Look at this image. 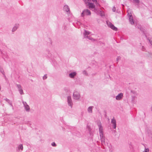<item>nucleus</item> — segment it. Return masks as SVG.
<instances>
[{
    "instance_id": "obj_26",
    "label": "nucleus",
    "mask_w": 152,
    "mask_h": 152,
    "mask_svg": "<svg viewBox=\"0 0 152 152\" xmlns=\"http://www.w3.org/2000/svg\"><path fill=\"white\" fill-rule=\"evenodd\" d=\"M112 11H113V12H115V7H113V8H112Z\"/></svg>"
},
{
    "instance_id": "obj_8",
    "label": "nucleus",
    "mask_w": 152,
    "mask_h": 152,
    "mask_svg": "<svg viewBox=\"0 0 152 152\" xmlns=\"http://www.w3.org/2000/svg\"><path fill=\"white\" fill-rule=\"evenodd\" d=\"M23 104L24 106L25 110L28 112H29L30 111V108L29 106L27 104L26 102H23Z\"/></svg>"
},
{
    "instance_id": "obj_27",
    "label": "nucleus",
    "mask_w": 152,
    "mask_h": 152,
    "mask_svg": "<svg viewBox=\"0 0 152 152\" xmlns=\"http://www.w3.org/2000/svg\"><path fill=\"white\" fill-rule=\"evenodd\" d=\"M83 74H84L85 75H86L87 74V73L86 72V71H83Z\"/></svg>"
},
{
    "instance_id": "obj_21",
    "label": "nucleus",
    "mask_w": 152,
    "mask_h": 152,
    "mask_svg": "<svg viewBox=\"0 0 152 152\" xmlns=\"http://www.w3.org/2000/svg\"><path fill=\"white\" fill-rule=\"evenodd\" d=\"M86 38L90 40H91L92 41H94L95 40L93 38H92L90 36H89L88 37H87Z\"/></svg>"
},
{
    "instance_id": "obj_10",
    "label": "nucleus",
    "mask_w": 152,
    "mask_h": 152,
    "mask_svg": "<svg viewBox=\"0 0 152 152\" xmlns=\"http://www.w3.org/2000/svg\"><path fill=\"white\" fill-rule=\"evenodd\" d=\"M123 97V93H121L118 94L115 96V99L117 100H121Z\"/></svg>"
},
{
    "instance_id": "obj_6",
    "label": "nucleus",
    "mask_w": 152,
    "mask_h": 152,
    "mask_svg": "<svg viewBox=\"0 0 152 152\" xmlns=\"http://www.w3.org/2000/svg\"><path fill=\"white\" fill-rule=\"evenodd\" d=\"M67 100L68 105L70 106L71 108H72L73 103L71 96H67Z\"/></svg>"
},
{
    "instance_id": "obj_11",
    "label": "nucleus",
    "mask_w": 152,
    "mask_h": 152,
    "mask_svg": "<svg viewBox=\"0 0 152 152\" xmlns=\"http://www.w3.org/2000/svg\"><path fill=\"white\" fill-rule=\"evenodd\" d=\"M19 26V24L15 23L12 29V32L13 33L16 31L18 28Z\"/></svg>"
},
{
    "instance_id": "obj_9",
    "label": "nucleus",
    "mask_w": 152,
    "mask_h": 152,
    "mask_svg": "<svg viewBox=\"0 0 152 152\" xmlns=\"http://www.w3.org/2000/svg\"><path fill=\"white\" fill-rule=\"evenodd\" d=\"M107 24L108 26L111 28L113 30L116 31L117 30V28L115 27L111 22L109 21L107 22Z\"/></svg>"
},
{
    "instance_id": "obj_14",
    "label": "nucleus",
    "mask_w": 152,
    "mask_h": 152,
    "mask_svg": "<svg viewBox=\"0 0 152 152\" xmlns=\"http://www.w3.org/2000/svg\"><path fill=\"white\" fill-rule=\"evenodd\" d=\"M91 32L90 31H87L86 30H85L84 32L83 33V35H84V37L86 38L87 37H88L89 36V35L91 34Z\"/></svg>"
},
{
    "instance_id": "obj_15",
    "label": "nucleus",
    "mask_w": 152,
    "mask_h": 152,
    "mask_svg": "<svg viewBox=\"0 0 152 152\" xmlns=\"http://www.w3.org/2000/svg\"><path fill=\"white\" fill-rule=\"evenodd\" d=\"M94 108L93 106H90L89 107L87 108V112L88 113L91 114L93 113V110Z\"/></svg>"
},
{
    "instance_id": "obj_28",
    "label": "nucleus",
    "mask_w": 152,
    "mask_h": 152,
    "mask_svg": "<svg viewBox=\"0 0 152 152\" xmlns=\"http://www.w3.org/2000/svg\"><path fill=\"white\" fill-rule=\"evenodd\" d=\"M142 50L144 51L145 50V48H144V47H143V46H142Z\"/></svg>"
},
{
    "instance_id": "obj_17",
    "label": "nucleus",
    "mask_w": 152,
    "mask_h": 152,
    "mask_svg": "<svg viewBox=\"0 0 152 152\" xmlns=\"http://www.w3.org/2000/svg\"><path fill=\"white\" fill-rule=\"evenodd\" d=\"M64 10L66 12H68L69 11V9L67 5H65L64 6L63 8Z\"/></svg>"
},
{
    "instance_id": "obj_3",
    "label": "nucleus",
    "mask_w": 152,
    "mask_h": 152,
    "mask_svg": "<svg viewBox=\"0 0 152 152\" xmlns=\"http://www.w3.org/2000/svg\"><path fill=\"white\" fill-rule=\"evenodd\" d=\"M128 16L129 18V20L130 23L132 25L134 24V21L132 17V13L131 12V10L130 9H129L127 10Z\"/></svg>"
},
{
    "instance_id": "obj_12",
    "label": "nucleus",
    "mask_w": 152,
    "mask_h": 152,
    "mask_svg": "<svg viewBox=\"0 0 152 152\" xmlns=\"http://www.w3.org/2000/svg\"><path fill=\"white\" fill-rule=\"evenodd\" d=\"M17 86L20 94L21 95L23 94L24 93L21 86L19 84H17Z\"/></svg>"
},
{
    "instance_id": "obj_19",
    "label": "nucleus",
    "mask_w": 152,
    "mask_h": 152,
    "mask_svg": "<svg viewBox=\"0 0 152 152\" xmlns=\"http://www.w3.org/2000/svg\"><path fill=\"white\" fill-rule=\"evenodd\" d=\"M23 149V147L22 145L20 144L18 146V149L19 150H22Z\"/></svg>"
},
{
    "instance_id": "obj_1",
    "label": "nucleus",
    "mask_w": 152,
    "mask_h": 152,
    "mask_svg": "<svg viewBox=\"0 0 152 152\" xmlns=\"http://www.w3.org/2000/svg\"><path fill=\"white\" fill-rule=\"evenodd\" d=\"M98 126L99 128V136L100 140L102 144L105 143V137L103 133V128L101 122L98 123Z\"/></svg>"
},
{
    "instance_id": "obj_16",
    "label": "nucleus",
    "mask_w": 152,
    "mask_h": 152,
    "mask_svg": "<svg viewBox=\"0 0 152 152\" xmlns=\"http://www.w3.org/2000/svg\"><path fill=\"white\" fill-rule=\"evenodd\" d=\"M111 123L113 125V127L114 129H115L116 127V121L115 119H113L111 121Z\"/></svg>"
},
{
    "instance_id": "obj_5",
    "label": "nucleus",
    "mask_w": 152,
    "mask_h": 152,
    "mask_svg": "<svg viewBox=\"0 0 152 152\" xmlns=\"http://www.w3.org/2000/svg\"><path fill=\"white\" fill-rule=\"evenodd\" d=\"M86 5L88 6L90 10H92L94 12H97V8L95 7V6L93 3L90 2Z\"/></svg>"
},
{
    "instance_id": "obj_23",
    "label": "nucleus",
    "mask_w": 152,
    "mask_h": 152,
    "mask_svg": "<svg viewBox=\"0 0 152 152\" xmlns=\"http://www.w3.org/2000/svg\"><path fill=\"white\" fill-rule=\"evenodd\" d=\"M136 3L138 4L139 3V0H133Z\"/></svg>"
},
{
    "instance_id": "obj_2",
    "label": "nucleus",
    "mask_w": 152,
    "mask_h": 152,
    "mask_svg": "<svg viewBox=\"0 0 152 152\" xmlns=\"http://www.w3.org/2000/svg\"><path fill=\"white\" fill-rule=\"evenodd\" d=\"M72 97L73 99L77 101L80 100L81 95L80 92L77 90H74L73 93Z\"/></svg>"
},
{
    "instance_id": "obj_29",
    "label": "nucleus",
    "mask_w": 152,
    "mask_h": 152,
    "mask_svg": "<svg viewBox=\"0 0 152 152\" xmlns=\"http://www.w3.org/2000/svg\"><path fill=\"white\" fill-rule=\"evenodd\" d=\"M92 1L94 2H97L96 0H92Z\"/></svg>"
},
{
    "instance_id": "obj_25",
    "label": "nucleus",
    "mask_w": 152,
    "mask_h": 152,
    "mask_svg": "<svg viewBox=\"0 0 152 152\" xmlns=\"http://www.w3.org/2000/svg\"><path fill=\"white\" fill-rule=\"evenodd\" d=\"M47 78V76L46 75H44L43 77V80H45Z\"/></svg>"
},
{
    "instance_id": "obj_22",
    "label": "nucleus",
    "mask_w": 152,
    "mask_h": 152,
    "mask_svg": "<svg viewBox=\"0 0 152 152\" xmlns=\"http://www.w3.org/2000/svg\"><path fill=\"white\" fill-rule=\"evenodd\" d=\"M0 71L3 74H4V72L3 68L1 67H0Z\"/></svg>"
},
{
    "instance_id": "obj_7",
    "label": "nucleus",
    "mask_w": 152,
    "mask_h": 152,
    "mask_svg": "<svg viewBox=\"0 0 152 152\" xmlns=\"http://www.w3.org/2000/svg\"><path fill=\"white\" fill-rule=\"evenodd\" d=\"M77 73L75 71L70 72L68 75L69 78L72 79H74L76 77Z\"/></svg>"
},
{
    "instance_id": "obj_4",
    "label": "nucleus",
    "mask_w": 152,
    "mask_h": 152,
    "mask_svg": "<svg viewBox=\"0 0 152 152\" xmlns=\"http://www.w3.org/2000/svg\"><path fill=\"white\" fill-rule=\"evenodd\" d=\"M91 15V11L88 9H86L83 11L80 15L81 17H84L85 16H90Z\"/></svg>"
},
{
    "instance_id": "obj_30",
    "label": "nucleus",
    "mask_w": 152,
    "mask_h": 152,
    "mask_svg": "<svg viewBox=\"0 0 152 152\" xmlns=\"http://www.w3.org/2000/svg\"><path fill=\"white\" fill-rule=\"evenodd\" d=\"M150 109H151V111H152V105L151 106V108H150Z\"/></svg>"
},
{
    "instance_id": "obj_20",
    "label": "nucleus",
    "mask_w": 152,
    "mask_h": 152,
    "mask_svg": "<svg viewBox=\"0 0 152 152\" xmlns=\"http://www.w3.org/2000/svg\"><path fill=\"white\" fill-rule=\"evenodd\" d=\"M6 100L11 106H12V103L11 101H10L8 99H7Z\"/></svg>"
},
{
    "instance_id": "obj_13",
    "label": "nucleus",
    "mask_w": 152,
    "mask_h": 152,
    "mask_svg": "<svg viewBox=\"0 0 152 152\" xmlns=\"http://www.w3.org/2000/svg\"><path fill=\"white\" fill-rule=\"evenodd\" d=\"M98 15H99L102 16L104 15V12L101 10V9H99L97 8V12H95Z\"/></svg>"
},
{
    "instance_id": "obj_18",
    "label": "nucleus",
    "mask_w": 152,
    "mask_h": 152,
    "mask_svg": "<svg viewBox=\"0 0 152 152\" xmlns=\"http://www.w3.org/2000/svg\"><path fill=\"white\" fill-rule=\"evenodd\" d=\"M142 152H150L149 149L148 148L145 147L144 150Z\"/></svg>"
},
{
    "instance_id": "obj_24",
    "label": "nucleus",
    "mask_w": 152,
    "mask_h": 152,
    "mask_svg": "<svg viewBox=\"0 0 152 152\" xmlns=\"http://www.w3.org/2000/svg\"><path fill=\"white\" fill-rule=\"evenodd\" d=\"M51 145L52 146L55 147L56 146V144L54 142H53L51 143Z\"/></svg>"
}]
</instances>
